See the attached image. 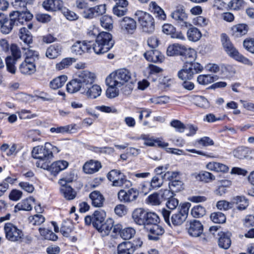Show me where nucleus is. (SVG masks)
<instances>
[{
  "label": "nucleus",
  "instance_id": "obj_1",
  "mask_svg": "<svg viewBox=\"0 0 254 254\" xmlns=\"http://www.w3.org/2000/svg\"><path fill=\"white\" fill-rule=\"evenodd\" d=\"M52 145L47 142L44 146H38L33 148L32 156L34 158L38 159L36 165L37 167L44 169L49 168L50 160L53 158Z\"/></svg>",
  "mask_w": 254,
  "mask_h": 254
},
{
  "label": "nucleus",
  "instance_id": "obj_2",
  "mask_svg": "<svg viewBox=\"0 0 254 254\" xmlns=\"http://www.w3.org/2000/svg\"><path fill=\"white\" fill-rule=\"evenodd\" d=\"M114 41L112 35L107 32L100 33L96 38L95 43H92V49L96 54H102L107 52L114 46Z\"/></svg>",
  "mask_w": 254,
  "mask_h": 254
},
{
  "label": "nucleus",
  "instance_id": "obj_3",
  "mask_svg": "<svg viewBox=\"0 0 254 254\" xmlns=\"http://www.w3.org/2000/svg\"><path fill=\"white\" fill-rule=\"evenodd\" d=\"M221 37L223 46L225 51L230 57L236 61L246 65L249 66L253 65V62L251 60L239 53L238 50L232 44L229 37L226 34H222Z\"/></svg>",
  "mask_w": 254,
  "mask_h": 254
},
{
  "label": "nucleus",
  "instance_id": "obj_4",
  "mask_svg": "<svg viewBox=\"0 0 254 254\" xmlns=\"http://www.w3.org/2000/svg\"><path fill=\"white\" fill-rule=\"evenodd\" d=\"M203 69V66L197 62H185L178 71V76L182 80H190L194 74L201 72Z\"/></svg>",
  "mask_w": 254,
  "mask_h": 254
},
{
  "label": "nucleus",
  "instance_id": "obj_5",
  "mask_svg": "<svg viewBox=\"0 0 254 254\" xmlns=\"http://www.w3.org/2000/svg\"><path fill=\"white\" fill-rule=\"evenodd\" d=\"M27 56L25 61L20 65V72L26 75H31L36 71V66L34 63L36 59H38V52L33 50H29L26 52Z\"/></svg>",
  "mask_w": 254,
  "mask_h": 254
},
{
  "label": "nucleus",
  "instance_id": "obj_6",
  "mask_svg": "<svg viewBox=\"0 0 254 254\" xmlns=\"http://www.w3.org/2000/svg\"><path fill=\"white\" fill-rule=\"evenodd\" d=\"M134 16L138 19L143 32L152 33L155 29L154 19L149 13L141 11H137Z\"/></svg>",
  "mask_w": 254,
  "mask_h": 254
},
{
  "label": "nucleus",
  "instance_id": "obj_7",
  "mask_svg": "<svg viewBox=\"0 0 254 254\" xmlns=\"http://www.w3.org/2000/svg\"><path fill=\"white\" fill-rule=\"evenodd\" d=\"M5 238L12 242L24 241V234L21 230L11 223H6L4 226Z\"/></svg>",
  "mask_w": 254,
  "mask_h": 254
},
{
  "label": "nucleus",
  "instance_id": "obj_8",
  "mask_svg": "<svg viewBox=\"0 0 254 254\" xmlns=\"http://www.w3.org/2000/svg\"><path fill=\"white\" fill-rule=\"evenodd\" d=\"M171 17L182 29H186L191 26L188 21V15L182 5H179L176 7V10L171 13Z\"/></svg>",
  "mask_w": 254,
  "mask_h": 254
},
{
  "label": "nucleus",
  "instance_id": "obj_9",
  "mask_svg": "<svg viewBox=\"0 0 254 254\" xmlns=\"http://www.w3.org/2000/svg\"><path fill=\"white\" fill-rule=\"evenodd\" d=\"M127 82V70L120 69L110 74L106 79V84L122 87Z\"/></svg>",
  "mask_w": 254,
  "mask_h": 254
},
{
  "label": "nucleus",
  "instance_id": "obj_10",
  "mask_svg": "<svg viewBox=\"0 0 254 254\" xmlns=\"http://www.w3.org/2000/svg\"><path fill=\"white\" fill-rule=\"evenodd\" d=\"M190 206V203H184L177 211L172 213L171 221L174 226L181 225L186 220L188 215Z\"/></svg>",
  "mask_w": 254,
  "mask_h": 254
},
{
  "label": "nucleus",
  "instance_id": "obj_11",
  "mask_svg": "<svg viewBox=\"0 0 254 254\" xmlns=\"http://www.w3.org/2000/svg\"><path fill=\"white\" fill-rule=\"evenodd\" d=\"M91 41H76L71 47V53L75 55H81L83 53H90L92 49Z\"/></svg>",
  "mask_w": 254,
  "mask_h": 254
},
{
  "label": "nucleus",
  "instance_id": "obj_12",
  "mask_svg": "<svg viewBox=\"0 0 254 254\" xmlns=\"http://www.w3.org/2000/svg\"><path fill=\"white\" fill-rule=\"evenodd\" d=\"M136 233L135 230L132 228H128V254H132L135 251L140 248L142 245V242L139 238L135 237L131 240Z\"/></svg>",
  "mask_w": 254,
  "mask_h": 254
},
{
  "label": "nucleus",
  "instance_id": "obj_13",
  "mask_svg": "<svg viewBox=\"0 0 254 254\" xmlns=\"http://www.w3.org/2000/svg\"><path fill=\"white\" fill-rule=\"evenodd\" d=\"M77 78L82 84V89L91 85L96 78L95 74L88 70H82L77 73Z\"/></svg>",
  "mask_w": 254,
  "mask_h": 254
},
{
  "label": "nucleus",
  "instance_id": "obj_14",
  "mask_svg": "<svg viewBox=\"0 0 254 254\" xmlns=\"http://www.w3.org/2000/svg\"><path fill=\"white\" fill-rule=\"evenodd\" d=\"M9 18L4 15L0 22V32L4 35L10 33L14 25H16L15 20L11 17L9 13Z\"/></svg>",
  "mask_w": 254,
  "mask_h": 254
},
{
  "label": "nucleus",
  "instance_id": "obj_15",
  "mask_svg": "<svg viewBox=\"0 0 254 254\" xmlns=\"http://www.w3.org/2000/svg\"><path fill=\"white\" fill-rule=\"evenodd\" d=\"M11 17L15 20L16 25L19 24H23L24 22L28 21L32 19L33 15L29 11H13L10 12Z\"/></svg>",
  "mask_w": 254,
  "mask_h": 254
},
{
  "label": "nucleus",
  "instance_id": "obj_16",
  "mask_svg": "<svg viewBox=\"0 0 254 254\" xmlns=\"http://www.w3.org/2000/svg\"><path fill=\"white\" fill-rule=\"evenodd\" d=\"M19 36L20 39L24 42L25 46L22 47L24 50H27V52H29V44L32 42V36L31 33L26 28L23 27L20 29Z\"/></svg>",
  "mask_w": 254,
  "mask_h": 254
},
{
  "label": "nucleus",
  "instance_id": "obj_17",
  "mask_svg": "<svg viewBox=\"0 0 254 254\" xmlns=\"http://www.w3.org/2000/svg\"><path fill=\"white\" fill-rule=\"evenodd\" d=\"M188 232L189 235L192 237H199L202 234L203 226L199 221H191L190 222Z\"/></svg>",
  "mask_w": 254,
  "mask_h": 254
},
{
  "label": "nucleus",
  "instance_id": "obj_18",
  "mask_svg": "<svg viewBox=\"0 0 254 254\" xmlns=\"http://www.w3.org/2000/svg\"><path fill=\"white\" fill-rule=\"evenodd\" d=\"M43 7L47 11H61L63 2L61 0H46L42 3Z\"/></svg>",
  "mask_w": 254,
  "mask_h": 254
},
{
  "label": "nucleus",
  "instance_id": "obj_19",
  "mask_svg": "<svg viewBox=\"0 0 254 254\" xmlns=\"http://www.w3.org/2000/svg\"><path fill=\"white\" fill-rule=\"evenodd\" d=\"M140 138L144 140V145L149 146L157 145L160 147L166 148L169 145L168 143L164 142L159 138L155 139L152 137H149V135L146 134L141 135Z\"/></svg>",
  "mask_w": 254,
  "mask_h": 254
},
{
  "label": "nucleus",
  "instance_id": "obj_20",
  "mask_svg": "<svg viewBox=\"0 0 254 254\" xmlns=\"http://www.w3.org/2000/svg\"><path fill=\"white\" fill-rule=\"evenodd\" d=\"M64 183L63 182H59V183L61 185V187L60 188V191L63 196L66 200H72L73 199L76 195V191L68 185H64Z\"/></svg>",
  "mask_w": 254,
  "mask_h": 254
},
{
  "label": "nucleus",
  "instance_id": "obj_21",
  "mask_svg": "<svg viewBox=\"0 0 254 254\" xmlns=\"http://www.w3.org/2000/svg\"><path fill=\"white\" fill-rule=\"evenodd\" d=\"M68 165V163L64 160H59L53 163L49 168L46 169L49 170L54 176H56L60 172L66 169Z\"/></svg>",
  "mask_w": 254,
  "mask_h": 254
},
{
  "label": "nucleus",
  "instance_id": "obj_22",
  "mask_svg": "<svg viewBox=\"0 0 254 254\" xmlns=\"http://www.w3.org/2000/svg\"><path fill=\"white\" fill-rule=\"evenodd\" d=\"M149 231L148 235V239L150 240L157 241L159 237L164 233V228L157 224L152 226L150 228H146Z\"/></svg>",
  "mask_w": 254,
  "mask_h": 254
},
{
  "label": "nucleus",
  "instance_id": "obj_23",
  "mask_svg": "<svg viewBox=\"0 0 254 254\" xmlns=\"http://www.w3.org/2000/svg\"><path fill=\"white\" fill-rule=\"evenodd\" d=\"M82 84L79 82L78 79L76 77L69 82L66 85L67 91L70 93H74L80 91L83 94L85 92L86 89L84 87L82 90Z\"/></svg>",
  "mask_w": 254,
  "mask_h": 254
},
{
  "label": "nucleus",
  "instance_id": "obj_24",
  "mask_svg": "<svg viewBox=\"0 0 254 254\" xmlns=\"http://www.w3.org/2000/svg\"><path fill=\"white\" fill-rule=\"evenodd\" d=\"M182 50L180 56L182 57L183 61L192 62L195 60L196 57V53L194 49L183 46Z\"/></svg>",
  "mask_w": 254,
  "mask_h": 254
},
{
  "label": "nucleus",
  "instance_id": "obj_25",
  "mask_svg": "<svg viewBox=\"0 0 254 254\" xmlns=\"http://www.w3.org/2000/svg\"><path fill=\"white\" fill-rule=\"evenodd\" d=\"M147 212L141 208L135 209L132 213L133 221L138 225H144Z\"/></svg>",
  "mask_w": 254,
  "mask_h": 254
},
{
  "label": "nucleus",
  "instance_id": "obj_26",
  "mask_svg": "<svg viewBox=\"0 0 254 254\" xmlns=\"http://www.w3.org/2000/svg\"><path fill=\"white\" fill-rule=\"evenodd\" d=\"M114 222L113 219L109 218L104 221L97 230L102 237L108 236L113 228Z\"/></svg>",
  "mask_w": 254,
  "mask_h": 254
},
{
  "label": "nucleus",
  "instance_id": "obj_27",
  "mask_svg": "<svg viewBox=\"0 0 254 254\" xmlns=\"http://www.w3.org/2000/svg\"><path fill=\"white\" fill-rule=\"evenodd\" d=\"M89 198L91 200L92 205L96 207H101L103 205L105 198L100 191L94 190L89 194Z\"/></svg>",
  "mask_w": 254,
  "mask_h": 254
},
{
  "label": "nucleus",
  "instance_id": "obj_28",
  "mask_svg": "<svg viewBox=\"0 0 254 254\" xmlns=\"http://www.w3.org/2000/svg\"><path fill=\"white\" fill-rule=\"evenodd\" d=\"M144 56L148 61L154 63L162 62L164 58L159 51L154 50L147 51Z\"/></svg>",
  "mask_w": 254,
  "mask_h": 254
},
{
  "label": "nucleus",
  "instance_id": "obj_29",
  "mask_svg": "<svg viewBox=\"0 0 254 254\" xmlns=\"http://www.w3.org/2000/svg\"><path fill=\"white\" fill-rule=\"evenodd\" d=\"M149 9L154 16L160 20H164L166 15L163 10L155 2L151 1L149 4Z\"/></svg>",
  "mask_w": 254,
  "mask_h": 254
},
{
  "label": "nucleus",
  "instance_id": "obj_30",
  "mask_svg": "<svg viewBox=\"0 0 254 254\" xmlns=\"http://www.w3.org/2000/svg\"><path fill=\"white\" fill-rule=\"evenodd\" d=\"M101 92L102 89L99 85L92 84L87 87L85 92H83V94L86 95L91 99H95L101 95Z\"/></svg>",
  "mask_w": 254,
  "mask_h": 254
},
{
  "label": "nucleus",
  "instance_id": "obj_31",
  "mask_svg": "<svg viewBox=\"0 0 254 254\" xmlns=\"http://www.w3.org/2000/svg\"><path fill=\"white\" fill-rule=\"evenodd\" d=\"M218 236H219L218 239L219 246L224 249H228L231 244V234L229 232H220L218 233Z\"/></svg>",
  "mask_w": 254,
  "mask_h": 254
},
{
  "label": "nucleus",
  "instance_id": "obj_32",
  "mask_svg": "<svg viewBox=\"0 0 254 254\" xmlns=\"http://www.w3.org/2000/svg\"><path fill=\"white\" fill-rule=\"evenodd\" d=\"M101 168L100 162L91 160L84 165L83 170L86 174H93L98 171Z\"/></svg>",
  "mask_w": 254,
  "mask_h": 254
},
{
  "label": "nucleus",
  "instance_id": "obj_33",
  "mask_svg": "<svg viewBox=\"0 0 254 254\" xmlns=\"http://www.w3.org/2000/svg\"><path fill=\"white\" fill-rule=\"evenodd\" d=\"M62 50V46L59 44H55L47 49L46 55L49 59H55L61 54Z\"/></svg>",
  "mask_w": 254,
  "mask_h": 254
},
{
  "label": "nucleus",
  "instance_id": "obj_34",
  "mask_svg": "<svg viewBox=\"0 0 254 254\" xmlns=\"http://www.w3.org/2000/svg\"><path fill=\"white\" fill-rule=\"evenodd\" d=\"M248 27L245 24H239L231 28L232 34L235 37H240L247 34Z\"/></svg>",
  "mask_w": 254,
  "mask_h": 254
},
{
  "label": "nucleus",
  "instance_id": "obj_35",
  "mask_svg": "<svg viewBox=\"0 0 254 254\" xmlns=\"http://www.w3.org/2000/svg\"><path fill=\"white\" fill-rule=\"evenodd\" d=\"M106 216V212L103 210L95 211L93 214L94 227L97 229L104 222Z\"/></svg>",
  "mask_w": 254,
  "mask_h": 254
},
{
  "label": "nucleus",
  "instance_id": "obj_36",
  "mask_svg": "<svg viewBox=\"0 0 254 254\" xmlns=\"http://www.w3.org/2000/svg\"><path fill=\"white\" fill-rule=\"evenodd\" d=\"M187 31V37L190 41L196 42L201 37V33L200 31L196 27L190 26L188 28Z\"/></svg>",
  "mask_w": 254,
  "mask_h": 254
},
{
  "label": "nucleus",
  "instance_id": "obj_37",
  "mask_svg": "<svg viewBox=\"0 0 254 254\" xmlns=\"http://www.w3.org/2000/svg\"><path fill=\"white\" fill-rule=\"evenodd\" d=\"M67 80V76L64 75L59 76L53 79L50 82V87L56 90L63 87Z\"/></svg>",
  "mask_w": 254,
  "mask_h": 254
},
{
  "label": "nucleus",
  "instance_id": "obj_38",
  "mask_svg": "<svg viewBox=\"0 0 254 254\" xmlns=\"http://www.w3.org/2000/svg\"><path fill=\"white\" fill-rule=\"evenodd\" d=\"M159 221L160 219L157 214L154 212H147L144 226L145 227L149 225L153 226L157 224Z\"/></svg>",
  "mask_w": 254,
  "mask_h": 254
},
{
  "label": "nucleus",
  "instance_id": "obj_39",
  "mask_svg": "<svg viewBox=\"0 0 254 254\" xmlns=\"http://www.w3.org/2000/svg\"><path fill=\"white\" fill-rule=\"evenodd\" d=\"M249 148L240 146L233 151V154L235 157L240 159H243L249 157Z\"/></svg>",
  "mask_w": 254,
  "mask_h": 254
},
{
  "label": "nucleus",
  "instance_id": "obj_40",
  "mask_svg": "<svg viewBox=\"0 0 254 254\" xmlns=\"http://www.w3.org/2000/svg\"><path fill=\"white\" fill-rule=\"evenodd\" d=\"M192 99L193 103L199 107L208 108L209 107L208 101L204 96L195 95Z\"/></svg>",
  "mask_w": 254,
  "mask_h": 254
},
{
  "label": "nucleus",
  "instance_id": "obj_41",
  "mask_svg": "<svg viewBox=\"0 0 254 254\" xmlns=\"http://www.w3.org/2000/svg\"><path fill=\"white\" fill-rule=\"evenodd\" d=\"M101 26L105 29L111 30L113 28V21L111 16L104 15L100 18Z\"/></svg>",
  "mask_w": 254,
  "mask_h": 254
},
{
  "label": "nucleus",
  "instance_id": "obj_42",
  "mask_svg": "<svg viewBox=\"0 0 254 254\" xmlns=\"http://www.w3.org/2000/svg\"><path fill=\"white\" fill-rule=\"evenodd\" d=\"M107 85L108 86V88L106 90V95L108 98H114L119 95L120 86L111 84Z\"/></svg>",
  "mask_w": 254,
  "mask_h": 254
},
{
  "label": "nucleus",
  "instance_id": "obj_43",
  "mask_svg": "<svg viewBox=\"0 0 254 254\" xmlns=\"http://www.w3.org/2000/svg\"><path fill=\"white\" fill-rule=\"evenodd\" d=\"M32 209V206L27 199L23 200L17 203L14 207V212L19 210L29 211Z\"/></svg>",
  "mask_w": 254,
  "mask_h": 254
},
{
  "label": "nucleus",
  "instance_id": "obj_44",
  "mask_svg": "<svg viewBox=\"0 0 254 254\" xmlns=\"http://www.w3.org/2000/svg\"><path fill=\"white\" fill-rule=\"evenodd\" d=\"M183 45L178 44L170 45L167 50V54L169 56L180 55Z\"/></svg>",
  "mask_w": 254,
  "mask_h": 254
},
{
  "label": "nucleus",
  "instance_id": "obj_45",
  "mask_svg": "<svg viewBox=\"0 0 254 254\" xmlns=\"http://www.w3.org/2000/svg\"><path fill=\"white\" fill-rule=\"evenodd\" d=\"M39 231L41 235L44 237L45 239L51 241H56L58 239V236L51 230L39 228Z\"/></svg>",
  "mask_w": 254,
  "mask_h": 254
},
{
  "label": "nucleus",
  "instance_id": "obj_46",
  "mask_svg": "<svg viewBox=\"0 0 254 254\" xmlns=\"http://www.w3.org/2000/svg\"><path fill=\"white\" fill-rule=\"evenodd\" d=\"M214 77L210 74H201L197 78V82L201 85H205L212 83Z\"/></svg>",
  "mask_w": 254,
  "mask_h": 254
},
{
  "label": "nucleus",
  "instance_id": "obj_47",
  "mask_svg": "<svg viewBox=\"0 0 254 254\" xmlns=\"http://www.w3.org/2000/svg\"><path fill=\"white\" fill-rule=\"evenodd\" d=\"M234 200L237 204V209L239 210L246 209L249 205L248 201L244 196H237L234 198Z\"/></svg>",
  "mask_w": 254,
  "mask_h": 254
},
{
  "label": "nucleus",
  "instance_id": "obj_48",
  "mask_svg": "<svg viewBox=\"0 0 254 254\" xmlns=\"http://www.w3.org/2000/svg\"><path fill=\"white\" fill-rule=\"evenodd\" d=\"M72 229L73 226L70 222H64L62 224L60 231L64 236L68 237L72 231Z\"/></svg>",
  "mask_w": 254,
  "mask_h": 254
},
{
  "label": "nucleus",
  "instance_id": "obj_49",
  "mask_svg": "<svg viewBox=\"0 0 254 254\" xmlns=\"http://www.w3.org/2000/svg\"><path fill=\"white\" fill-rule=\"evenodd\" d=\"M75 60L74 58H67L63 59L60 63L56 64V68L58 70L67 68L72 63L75 62Z\"/></svg>",
  "mask_w": 254,
  "mask_h": 254
},
{
  "label": "nucleus",
  "instance_id": "obj_50",
  "mask_svg": "<svg viewBox=\"0 0 254 254\" xmlns=\"http://www.w3.org/2000/svg\"><path fill=\"white\" fill-rule=\"evenodd\" d=\"M205 209L201 205L195 206L191 210V214L193 217H202L205 214Z\"/></svg>",
  "mask_w": 254,
  "mask_h": 254
},
{
  "label": "nucleus",
  "instance_id": "obj_51",
  "mask_svg": "<svg viewBox=\"0 0 254 254\" xmlns=\"http://www.w3.org/2000/svg\"><path fill=\"white\" fill-rule=\"evenodd\" d=\"M211 220L215 223H223L225 222L226 217L222 212H214L211 214Z\"/></svg>",
  "mask_w": 254,
  "mask_h": 254
},
{
  "label": "nucleus",
  "instance_id": "obj_52",
  "mask_svg": "<svg viewBox=\"0 0 254 254\" xmlns=\"http://www.w3.org/2000/svg\"><path fill=\"white\" fill-rule=\"evenodd\" d=\"M61 12L65 17L69 20L73 21L78 19V17L75 12L69 10L65 7L63 6Z\"/></svg>",
  "mask_w": 254,
  "mask_h": 254
},
{
  "label": "nucleus",
  "instance_id": "obj_53",
  "mask_svg": "<svg viewBox=\"0 0 254 254\" xmlns=\"http://www.w3.org/2000/svg\"><path fill=\"white\" fill-rule=\"evenodd\" d=\"M163 176H155L153 177L150 183V186L153 189H157L160 188L163 183Z\"/></svg>",
  "mask_w": 254,
  "mask_h": 254
},
{
  "label": "nucleus",
  "instance_id": "obj_54",
  "mask_svg": "<svg viewBox=\"0 0 254 254\" xmlns=\"http://www.w3.org/2000/svg\"><path fill=\"white\" fill-rule=\"evenodd\" d=\"M183 183L179 180H172L169 184L170 190L172 191L178 192L183 189Z\"/></svg>",
  "mask_w": 254,
  "mask_h": 254
},
{
  "label": "nucleus",
  "instance_id": "obj_55",
  "mask_svg": "<svg viewBox=\"0 0 254 254\" xmlns=\"http://www.w3.org/2000/svg\"><path fill=\"white\" fill-rule=\"evenodd\" d=\"M221 68L222 71L229 77L233 76L236 72L235 67L231 65H222Z\"/></svg>",
  "mask_w": 254,
  "mask_h": 254
},
{
  "label": "nucleus",
  "instance_id": "obj_56",
  "mask_svg": "<svg viewBox=\"0 0 254 254\" xmlns=\"http://www.w3.org/2000/svg\"><path fill=\"white\" fill-rule=\"evenodd\" d=\"M5 63L7 70L9 72L14 74L16 71V68L14 66L15 60L10 57H8L5 59Z\"/></svg>",
  "mask_w": 254,
  "mask_h": 254
},
{
  "label": "nucleus",
  "instance_id": "obj_57",
  "mask_svg": "<svg viewBox=\"0 0 254 254\" xmlns=\"http://www.w3.org/2000/svg\"><path fill=\"white\" fill-rule=\"evenodd\" d=\"M147 202L152 205H158L161 203V200L159 195L157 193H154L150 195L147 200Z\"/></svg>",
  "mask_w": 254,
  "mask_h": 254
},
{
  "label": "nucleus",
  "instance_id": "obj_58",
  "mask_svg": "<svg viewBox=\"0 0 254 254\" xmlns=\"http://www.w3.org/2000/svg\"><path fill=\"white\" fill-rule=\"evenodd\" d=\"M199 176L201 181L206 183L210 182L215 179V176L212 173L207 171L201 172Z\"/></svg>",
  "mask_w": 254,
  "mask_h": 254
},
{
  "label": "nucleus",
  "instance_id": "obj_59",
  "mask_svg": "<svg viewBox=\"0 0 254 254\" xmlns=\"http://www.w3.org/2000/svg\"><path fill=\"white\" fill-rule=\"evenodd\" d=\"M170 125L175 128L177 131L179 132H184L186 128L185 125L180 121L177 120H174L171 121L170 123Z\"/></svg>",
  "mask_w": 254,
  "mask_h": 254
},
{
  "label": "nucleus",
  "instance_id": "obj_60",
  "mask_svg": "<svg viewBox=\"0 0 254 254\" xmlns=\"http://www.w3.org/2000/svg\"><path fill=\"white\" fill-rule=\"evenodd\" d=\"M30 223L33 225H40L45 221V218L41 214H36L29 218Z\"/></svg>",
  "mask_w": 254,
  "mask_h": 254
},
{
  "label": "nucleus",
  "instance_id": "obj_61",
  "mask_svg": "<svg viewBox=\"0 0 254 254\" xmlns=\"http://www.w3.org/2000/svg\"><path fill=\"white\" fill-rule=\"evenodd\" d=\"M147 71L149 74L148 78L150 79L152 78V75L160 73L162 71V69L156 65L150 64L147 68Z\"/></svg>",
  "mask_w": 254,
  "mask_h": 254
},
{
  "label": "nucleus",
  "instance_id": "obj_62",
  "mask_svg": "<svg viewBox=\"0 0 254 254\" xmlns=\"http://www.w3.org/2000/svg\"><path fill=\"white\" fill-rule=\"evenodd\" d=\"M149 101L155 104H164L168 102L169 98L167 96L156 97L150 98Z\"/></svg>",
  "mask_w": 254,
  "mask_h": 254
},
{
  "label": "nucleus",
  "instance_id": "obj_63",
  "mask_svg": "<svg viewBox=\"0 0 254 254\" xmlns=\"http://www.w3.org/2000/svg\"><path fill=\"white\" fill-rule=\"evenodd\" d=\"M114 14L118 16L124 15L127 11V8L123 6L115 5L113 9Z\"/></svg>",
  "mask_w": 254,
  "mask_h": 254
},
{
  "label": "nucleus",
  "instance_id": "obj_64",
  "mask_svg": "<svg viewBox=\"0 0 254 254\" xmlns=\"http://www.w3.org/2000/svg\"><path fill=\"white\" fill-rule=\"evenodd\" d=\"M243 45L248 51L254 53V39H246L243 42Z\"/></svg>",
  "mask_w": 254,
  "mask_h": 254
}]
</instances>
